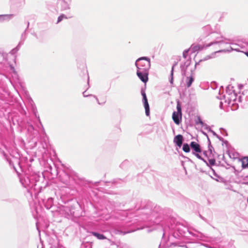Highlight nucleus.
<instances>
[{
	"label": "nucleus",
	"mask_w": 248,
	"mask_h": 248,
	"mask_svg": "<svg viewBox=\"0 0 248 248\" xmlns=\"http://www.w3.org/2000/svg\"><path fill=\"white\" fill-rule=\"evenodd\" d=\"M183 137L181 135L176 136L173 140L174 143L178 147H180L183 143Z\"/></svg>",
	"instance_id": "1a4fd4ad"
},
{
	"label": "nucleus",
	"mask_w": 248,
	"mask_h": 248,
	"mask_svg": "<svg viewBox=\"0 0 248 248\" xmlns=\"http://www.w3.org/2000/svg\"><path fill=\"white\" fill-rule=\"evenodd\" d=\"M224 97L228 101V104L232 105L237 104L238 102H241V96H238L237 93L233 90V87L231 85H228L226 87V94L224 95Z\"/></svg>",
	"instance_id": "423d86ee"
},
{
	"label": "nucleus",
	"mask_w": 248,
	"mask_h": 248,
	"mask_svg": "<svg viewBox=\"0 0 248 248\" xmlns=\"http://www.w3.org/2000/svg\"><path fill=\"white\" fill-rule=\"evenodd\" d=\"M243 169L248 168V157H244L241 160Z\"/></svg>",
	"instance_id": "2eb2a0df"
},
{
	"label": "nucleus",
	"mask_w": 248,
	"mask_h": 248,
	"mask_svg": "<svg viewBox=\"0 0 248 248\" xmlns=\"http://www.w3.org/2000/svg\"><path fill=\"white\" fill-rule=\"evenodd\" d=\"M202 30L204 32H206V35H208L211 32V27L210 25L204 26L202 28Z\"/></svg>",
	"instance_id": "6ab92c4d"
},
{
	"label": "nucleus",
	"mask_w": 248,
	"mask_h": 248,
	"mask_svg": "<svg viewBox=\"0 0 248 248\" xmlns=\"http://www.w3.org/2000/svg\"><path fill=\"white\" fill-rule=\"evenodd\" d=\"M85 92H84L83 93V95L84 97H87V96H93V95H92V94L86 95V94H85Z\"/></svg>",
	"instance_id": "2f4dec72"
},
{
	"label": "nucleus",
	"mask_w": 248,
	"mask_h": 248,
	"mask_svg": "<svg viewBox=\"0 0 248 248\" xmlns=\"http://www.w3.org/2000/svg\"><path fill=\"white\" fill-rule=\"evenodd\" d=\"M183 150L186 153L189 152L190 150L189 145L187 143L184 144Z\"/></svg>",
	"instance_id": "4be33fe9"
},
{
	"label": "nucleus",
	"mask_w": 248,
	"mask_h": 248,
	"mask_svg": "<svg viewBox=\"0 0 248 248\" xmlns=\"http://www.w3.org/2000/svg\"><path fill=\"white\" fill-rule=\"evenodd\" d=\"M208 139V141L209 142V146H208V150H209V154L210 155H212L213 154V147L211 145V143H210V140L209 139Z\"/></svg>",
	"instance_id": "a878e982"
},
{
	"label": "nucleus",
	"mask_w": 248,
	"mask_h": 248,
	"mask_svg": "<svg viewBox=\"0 0 248 248\" xmlns=\"http://www.w3.org/2000/svg\"><path fill=\"white\" fill-rule=\"evenodd\" d=\"M23 44V43L21 42H20L17 46V47H19L20 46H21Z\"/></svg>",
	"instance_id": "e433bc0d"
},
{
	"label": "nucleus",
	"mask_w": 248,
	"mask_h": 248,
	"mask_svg": "<svg viewBox=\"0 0 248 248\" xmlns=\"http://www.w3.org/2000/svg\"><path fill=\"white\" fill-rule=\"evenodd\" d=\"M29 101L31 104V107L32 112L34 113L35 117L38 119V121H39V123L41 125V126H43L41 122L40 119H39V117L37 114V108H36V107H35L34 103H33V101L31 99H30Z\"/></svg>",
	"instance_id": "9b49d317"
},
{
	"label": "nucleus",
	"mask_w": 248,
	"mask_h": 248,
	"mask_svg": "<svg viewBox=\"0 0 248 248\" xmlns=\"http://www.w3.org/2000/svg\"><path fill=\"white\" fill-rule=\"evenodd\" d=\"M246 54L248 56V52L246 53Z\"/></svg>",
	"instance_id": "a19ab883"
},
{
	"label": "nucleus",
	"mask_w": 248,
	"mask_h": 248,
	"mask_svg": "<svg viewBox=\"0 0 248 248\" xmlns=\"http://www.w3.org/2000/svg\"><path fill=\"white\" fill-rule=\"evenodd\" d=\"M142 102L145 108L146 115L148 116L150 115V108L147 98L142 99Z\"/></svg>",
	"instance_id": "4468645a"
},
{
	"label": "nucleus",
	"mask_w": 248,
	"mask_h": 248,
	"mask_svg": "<svg viewBox=\"0 0 248 248\" xmlns=\"http://www.w3.org/2000/svg\"><path fill=\"white\" fill-rule=\"evenodd\" d=\"M211 37L213 40L209 44L206 45L205 47H208L212 46H217L219 48L223 44H231L232 40L227 38L218 33L214 32L212 34Z\"/></svg>",
	"instance_id": "39448f33"
},
{
	"label": "nucleus",
	"mask_w": 248,
	"mask_h": 248,
	"mask_svg": "<svg viewBox=\"0 0 248 248\" xmlns=\"http://www.w3.org/2000/svg\"><path fill=\"white\" fill-rule=\"evenodd\" d=\"M209 162L211 164H214L215 162V160L213 159H210L209 160Z\"/></svg>",
	"instance_id": "72a5a7b5"
},
{
	"label": "nucleus",
	"mask_w": 248,
	"mask_h": 248,
	"mask_svg": "<svg viewBox=\"0 0 248 248\" xmlns=\"http://www.w3.org/2000/svg\"><path fill=\"white\" fill-rule=\"evenodd\" d=\"M231 50H235L236 51H241L239 46H238L236 44H233L232 46L231 47Z\"/></svg>",
	"instance_id": "5701e85b"
},
{
	"label": "nucleus",
	"mask_w": 248,
	"mask_h": 248,
	"mask_svg": "<svg viewBox=\"0 0 248 248\" xmlns=\"http://www.w3.org/2000/svg\"><path fill=\"white\" fill-rule=\"evenodd\" d=\"M190 60H187L181 65L182 74L186 77L185 82L187 88L190 87L195 79L194 68L190 66Z\"/></svg>",
	"instance_id": "7ed1b4c3"
},
{
	"label": "nucleus",
	"mask_w": 248,
	"mask_h": 248,
	"mask_svg": "<svg viewBox=\"0 0 248 248\" xmlns=\"http://www.w3.org/2000/svg\"><path fill=\"white\" fill-rule=\"evenodd\" d=\"M222 105V103L221 102H220V107L221 108V106Z\"/></svg>",
	"instance_id": "58836bf2"
},
{
	"label": "nucleus",
	"mask_w": 248,
	"mask_h": 248,
	"mask_svg": "<svg viewBox=\"0 0 248 248\" xmlns=\"http://www.w3.org/2000/svg\"><path fill=\"white\" fill-rule=\"evenodd\" d=\"M40 176L36 173L31 174H26L20 178V181L22 186L28 189L34 188L36 183L39 181Z\"/></svg>",
	"instance_id": "20e7f679"
},
{
	"label": "nucleus",
	"mask_w": 248,
	"mask_h": 248,
	"mask_svg": "<svg viewBox=\"0 0 248 248\" xmlns=\"http://www.w3.org/2000/svg\"><path fill=\"white\" fill-rule=\"evenodd\" d=\"M23 34H22V38H23Z\"/></svg>",
	"instance_id": "79ce46f5"
},
{
	"label": "nucleus",
	"mask_w": 248,
	"mask_h": 248,
	"mask_svg": "<svg viewBox=\"0 0 248 248\" xmlns=\"http://www.w3.org/2000/svg\"><path fill=\"white\" fill-rule=\"evenodd\" d=\"M93 97H94V98H95V99H96V100L97 102L98 103V104H101L100 103V102H99V100H98V99L97 98V97L96 96H95V95H93Z\"/></svg>",
	"instance_id": "c9c22d12"
},
{
	"label": "nucleus",
	"mask_w": 248,
	"mask_h": 248,
	"mask_svg": "<svg viewBox=\"0 0 248 248\" xmlns=\"http://www.w3.org/2000/svg\"><path fill=\"white\" fill-rule=\"evenodd\" d=\"M209 131L211 132L214 136L217 137L218 139L220 140V138L219 137V136L214 131L209 129Z\"/></svg>",
	"instance_id": "c756f323"
},
{
	"label": "nucleus",
	"mask_w": 248,
	"mask_h": 248,
	"mask_svg": "<svg viewBox=\"0 0 248 248\" xmlns=\"http://www.w3.org/2000/svg\"><path fill=\"white\" fill-rule=\"evenodd\" d=\"M141 95L142 96L143 99L147 98L145 90H144L143 89H142L141 90Z\"/></svg>",
	"instance_id": "c85d7f7f"
},
{
	"label": "nucleus",
	"mask_w": 248,
	"mask_h": 248,
	"mask_svg": "<svg viewBox=\"0 0 248 248\" xmlns=\"http://www.w3.org/2000/svg\"><path fill=\"white\" fill-rule=\"evenodd\" d=\"M63 176L64 177V179L63 178H61V180L64 184H67L68 181H69V176L66 174V173H63Z\"/></svg>",
	"instance_id": "412c9836"
},
{
	"label": "nucleus",
	"mask_w": 248,
	"mask_h": 248,
	"mask_svg": "<svg viewBox=\"0 0 248 248\" xmlns=\"http://www.w3.org/2000/svg\"><path fill=\"white\" fill-rule=\"evenodd\" d=\"M137 67V75L144 83H146L148 80L149 70L151 67L150 58L147 57H142L138 59L135 62Z\"/></svg>",
	"instance_id": "f03ea898"
},
{
	"label": "nucleus",
	"mask_w": 248,
	"mask_h": 248,
	"mask_svg": "<svg viewBox=\"0 0 248 248\" xmlns=\"http://www.w3.org/2000/svg\"><path fill=\"white\" fill-rule=\"evenodd\" d=\"M11 68H12V69L14 74L15 75V76H16V71H15V70L14 68L13 67H12Z\"/></svg>",
	"instance_id": "f704fd0d"
},
{
	"label": "nucleus",
	"mask_w": 248,
	"mask_h": 248,
	"mask_svg": "<svg viewBox=\"0 0 248 248\" xmlns=\"http://www.w3.org/2000/svg\"><path fill=\"white\" fill-rule=\"evenodd\" d=\"M52 201H53V199L52 198H49L47 200V202L49 203H50V204H52Z\"/></svg>",
	"instance_id": "7c9ffc66"
},
{
	"label": "nucleus",
	"mask_w": 248,
	"mask_h": 248,
	"mask_svg": "<svg viewBox=\"0 0 248 248\" xmlns=\"http://www.w3.org/2000/svg\"><path fill=\"white\" fill-rule=\"evenodd\" d=\"M188 233L191 234L192 236L195 237L198 240H202L203 238V234L199 232L195 231V232H193L191 231H188Z\"/></svg>",
	"instance_id": "f8f14e48"
},
{
	"label": "nucleus",
	"mask_w": 248,
	"mask_h": 248,
	"mask_svg": "<svg viewBox=\"0 0 248 248\" xmlns=\"http://www.w3.org/2000/svg\"><path fill=\"white\" fill-rule=\"evenodd\" d=\"M139 217L138 220L140 221H144L143 226L138 228L136 230L143 229L145 228H149L148 232L156 229V227L162 221L161 209L159 206H155L152 208L147 206L139 210Z\"/></svg>",
	"instance_id": "f257e3e1"
},
{
	"label": "nucleus",
	"mask_w": 248,
	"mask_h": 248,
	"mask_svg": "<svg viewBox=\"0 0 248 248\" xmlns=\"http://www.w3.org/2000/svg\"><path fill=\"white\" fill-rule=\"evenodd\" d=\"M196 123L197 124H200L201 125L203 126L204 124L201 119L200 117L197 118V120L196 121Z\"/></svg>",
	"instance_id": "bb28decb"
},
{
	"label": "nucleus",
	"mask_w": 248,
	"mask_h": 248,
	"mask_svg": "<svg viewBox=\"0 0 248 248\" xmlns=\"http://www.w3.org/2000/svg\"><path fill=\"white\" fill-rule=\"evenodd\" d=\"M14 14H7L0 15V21H9L14 17Z\"/></svg>",
	"instance_id": "ddd939ff"
},
{
	"label": "nucleus",
	"mask_w": 248,
	"mask_h": 248,
	"mask_svg": "<svg viewBox=\"0 0 248 248\" xmlns=\"http://www.w3.org/2000/svg\"><path fill=\"white\" fill-rule=\"evenodd\" d=\"M190 146L193 150L192 152L196 153H201L202 150L199 144L194 141L191 142Z\"/></svg>",
	"instance_id": "9d476101"
},
{
	"label": "nucleus",
	"mask_w": 248,
	"mask_h": 248,
	"mask_svg": "<svg viewBox=\"0 0 248 248\" xmlns=\"http://www.w3.org/2000/svg\"><path fill=\"white\" fill-rule=\"evenodd\" d=\"M225 50H217L215 52H214V53H212L211 55H208L207 56H206L203 60L204 61H205V60H209L210 59H211V58H215V55L217 53H218V52H225Z\"/></svg>",
	"instance_id": "dca6fc26"
},
{
	"label": "nucleus",
	"mask_w": 248,
	"mask_h": 248,
	"mask_svg": "<svg viewBox=\"0 0 248 248\" xmlns=\"http://www.w3.org/2000/svg\"><path fill=\"white\" fill-rule=\"evenodd\" d=\"M177 64L176 63H175V64H174L173 65V66H172V68H171V73H170V84H173V71H174V66Z\"/></svg>",
	"instance_id": "aec40b11"
},
{
	"label": "nucleus",
	"mask_w": 248,
	"mask_h": 248,
	"mask_svg": "<svg viewBox=\"0 0 248 248\" xmlns=\"http://www.w3.org/2000/svg\"><path fill=\"white\" fill-rule=\"evenodd\" d=\"M199 153L192 152L193 155H195L198 158L203 160V159L202 157Z\"/></svg>",
	"instance_id": "cd10ccee"
},
{
	"label": "nucleus",
	"mask_w": 248,
	"mask_h": 248,
	"mask_svg": "<svg viewBox=\"0 0 248 248\" xmlns=\"http://www.w3.org/2000/svg\"><path fill=\"white\" fill-rule=\"evenodd\" d=\"M93 236H95L97 239L99 240L105 239L106 237L102 234L96 232H91Z\"/></svg>",
	"instance_id": "f3484780"
},
{
	"label": "nucleus",
	"mask_w": 248,
	"mask_h": 248,
	"mask_svg": "<svg viewBox=\"0 0 248 248\" xmlns=\"http://www.w3.org/2000/svg\"><path fill=\"white\" fill-rule=\"evenodd\" d=\"M200 49V46L198 45H192L189 48V51L191 53H193L197 51Z\"/></svg>",
	"instance_id": "a211bd4d"
},
{
	"label": "nucleus",
	"mask_w": 248,
	"mask_h": 248,
	"mask_svg": "<svg viewBox=\"0 0 248 248\" xmlns=\"http://www.w3.org/2000/svg\"><path fill=\"white\" fill-rule=\"evenodd\" d=\"M188 52H190L189 51V49H186L184 51H183V57L186 59V58L187 55H188Z\"/></svg>",
	"instance_id": "393cba45"
},
{
	"label": "nucleus",
	"mask_w": 248,
	"mask_h": 248,
	"mask_svg": "<svg viewBox=\"0 0 248 248\" xmlns=\"http://www.w3.org/2000/svg\"><path fill=\"white\" fill-rule=\"evenodd\" d=\"M46 207L47 209H49L50 208V207H49V206H46Z\"/></svg>",
	"instance_id": "ea45409f"
},
{
	"label": "nucleus",
	"mask_w": 248,
	"mask_h": 248,
	"mask_svg": "<svg viewBox=\"0 0 248 248\" xmlns=\"http://www.w3.org/2000/svg\"><path fill=\"white\" fill-rule=\"evenodd\" d=\"M0 153L3 155V156L6 158V155L5 153V152L3 151H0Z\"/></svg>",
	"instance_id": "473e14b6"
},
{
	"label": "nucleus",
	"mask_w": 248,
	"mask_h": 248,
	"mask_svg": "<svg viewBox=\"0 0 248 248\" xmlns=\"http://www.w3.org/2000/svg\"><path fill=\"white\" fill-rule=\"evenodd\" d=\"M88 84H89V77L88 76Z\"/></svg>",
	"instance_id": "4c0bfd02"
},
{
	"label": "nucleus",
	"mask_w": 248,
	"mask_h": 248,
	"mask_svg": "<svg viewBox=\"0 0 248 248\" xmlns=\"http://www.w3.org/2000/svg\"><path fill=\"white\" fill-rule=\"evenodd\" d=\"M72 0H62L61 7L62 10H67L70 9V4Z\"/></svg>",
	"instance_id": "6e6552de"
},
{
	"label": "nucleus",
	"mask_w": 248,
	"mask_h": 248,
	"mask_svg": "<svg viewBox=\"0 0 248 248\" xmlns=\"http://www.w3.org/2000/svg\"><path fill=\"white\" fill-rule=\"evenodd\" d=\"M67 17L64 14L61 15L58 18L57 23L62 21L63 19H67Z\"/></svg>",
	"instance_id": "b1692460"
},
{
	"label": "nucleus",
	"mask_w": 248,
	"mask_h": 248,
	"mask_svg": "<svg viewBox=\"0 0 248 248\" xmlns=\"http://www.w3.org/2000/svg\"><path fill=\"white\" fill-rule=\"evenodd\" d=\"M177 111L173 112L172 114V119L174 122L177 124H179L182 118L181 107L179 103L177 104Z\"/></svg>",
	"instance_id": "0eeeda50"
}]
</instances>
